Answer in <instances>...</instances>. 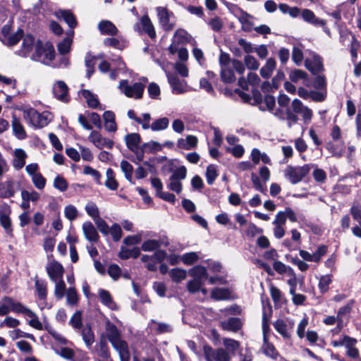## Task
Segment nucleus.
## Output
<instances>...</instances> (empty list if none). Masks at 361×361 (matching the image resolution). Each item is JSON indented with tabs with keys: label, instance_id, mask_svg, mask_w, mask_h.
Here are the masks:
<instances>
[{
	"label": "nucleus",
	"instance_id": "nucleus-1",
	"mask_svg": "<svg viewBox=\"0 0 361 361\" xmlns=\"http://www.w3.org/2000/svg\"><path fill=\"white\" fill-rule=\"evenodd\" d=\"M106 336L114 348L118 353L121 361H129L130 355L127 343L121 338L117 327L107 319L105 322Z\"/></svg>",
	"mask_w": 361,
	"mask_h": 361
},
{
	"label": "nucleus",
	"instance_id": "nucleus-2",
	"mask_svg": "<svg viewBox=\"0 0 361 361\" xmlns=\"http://www.w3.org/2000/svg\"><path fill=\"white\" fill-rule=\"evenodd\" d=\"M190 35L184 29L179 28L176 30L173 35L172 43L169 47L170 54H177L178 58L180 61H187L188 59V50L180 45H183L190 42Z\"/></svg>",
	"mask_w": 361,
	"mask_h": 361
},
{
	"label": "nucleus",
	"instance_id": "nucleus-3",
	"mask_svg": "<svg viewBox=\"0 0 361 361\" xmlns=\"http://www.w3.org/2000/svg\"><path fill=\"white\" fill-rule=\"evenodd\" d=\"M23 116L27 123L35 129L47 126L53 119L51 112L44 111L39 113L35 109L30 107L23 110Z\"/></svg>",
	"mask_w": 361,
	"mask_h": 361
},
{
	"label": "nucleus",
	"instance_id": "nucleus-4",
	"mask_svg": "<svg viewBox=\"0 0 361 361\" xmlns=\"http://www.w3.org/2000/svg\"><path fill=\"white\" fill-rule=\"evenodd\" d=\"M54 54V47L51 44L46 43L43 45L42 42L38 40L35 45V51L31 55V59L44 64H49L53 60Z\"/></svg>",
	"mask_w": 361,
	"mask_h": 361
},
{
	"label": "nucleus",
	"instance_id": "nucleus-5",
	"mask_svg": "<svg viewBox=\"0 0 361 361\" xmlns=\"http://www.w3.org/2000/svg\"><path fill=\"white\" fill-rule=\"evenodd\" d=\"M311 169L310 164H305L302 166H288L285 170V176L293 184L300 182L303 178L310 172Z\"/></svg>",
	"mask_w": 361,
	"mask_h": 361
},
{
	"label": "nucleus",
	"instance_id": "nucleus-6",
	"mask_svg": "<svg viewBox=\"0 0 361 361\" xmlns=\"http://www.w3.org/2000/svg\"><path fill=\"white\" fill-rule=\"evenodd\" d=\"M206 361H231V355L223 348L214 349L209 345L203 348Z\"/></svg>",
	"mask_w": 361,
	"mask_h": 361
},
{
	"label": "nucleus",
	"instance_id": "nucleus-7",
	"mask_svg": "<svg viewBox=\"0 0 361 361\" xmlns=\"http://www.w3.org/2000/svg\"><path fill=\"white\" fill-rule=\"evenodd\" d=\"M156 10L159 23L163 29L166 31L173 30L176 25L175 16L173 12L162 6L157 7Z\"/></svg>",
	"mask_w": 361,
	"mask_h": 361
},
{
	"label": "nucleus",
	"instance_id": "nucleus-8",
	"mask_svg": "<svg viewBox=\"0 0 361 361\" xmlns=\"http://www.w3.org/2000/svg\"><path fill=\"white\" fill-rule=\"evenodd\" d=\"M0 305V316L7 315L10 312L22 313L25 306L14 300L12 298L4 297Z\"/></svg>",
	"mask_w": 361,
	"mask_h": 361
},
{
	"label": "nucleus",
	"instance_id": "nucleus-9",
	"mask_svg": "<svg viewBox=\"0 0 361 361\" xmlns=\"http://www.w3.org/2000/svg\"><path fill=\"white\" fill-rule=\"evenodd\" d=\"M291 107L295 114H300L302 116L305 124H309L311 122L313 111L309 107L304 105L300 100L298 99H293L291 102Z\"/></svg>",
	"mask_w": 361,
	"mask_h": 361
},
{
	"label": "nucleus",
	"instance_id": "nucleus-10",
	"mask_svg": "<svg viewBox=\"0 0 361 361\" xmlns=\"http://www.w3.org/2000/svg\"><path fill=\"white\" fill-rule=\"evenodd\" d=\"M119 88L128 97L139 99L142 97L144 87L140 82L134 83L133 85H128L126 80L120 82Z\"/></svg>",
	"mask_w": 361,
	"mask_h": 361
},
{
	"label": "nucleus",
	"instance_id": "nucleus-11",
	"mask_svg": "<svg viewBox=\"0 0 361 361\" xmlns=\"http://www.w3.org/2000/svg\"><path fill=\"white\" fill-rule=\"evenodd\" d=\"M273 326L284 338H289L294 327V322L289 319H279L273 324Z\"/></svg>",
	"mask_w": 361,
	"mask_h": 361
},
{
	"label": "nucleus",
	"instance_id": "nucleus-12",
	"mask_svg": "<svg viewBox=\"0 0 361 361\" xmlns=\"http://www.w3.org/2000/svg\"><path fill=\"white\" fill-rule=\"evenodd\" d=\"M88 140L98 149L104 147L111 149L114 145V142L111 140L103 137L99 132L96 130L91 132L88 136Z\"/></svg>",
	"mask_w": 361,
	"mask_h": 361
},
{
	"label": "nucleus",
	"instance_id": "nucleus-13",
	"mask_svg": "<svg viewBox=\"0 0 361 361\" xmlns=\"http://www.w3.org/2000/svg\"><path fill=\"white\" fill-rule=\"evenodd\" d=\"M46 269L51 281H56L63 279L64 269L59 262L54 260L49 262Z\"/></svg>",
	"mask_w": 361,
	"mask_h": 361
},
{
	"label": "nucleus",
	"instance_id": "nucleus-14",
	"mask_svg": "<svg viewBox=\"0 0 361 361\" xmlns=\"http://www.w3.org/2000/svg\"><path fill=\"white\" fill-rule=\"evenodd\" d=\"M168 81L175 94H182L187 91V84L184 80H180L175 74L167 73Z\"/></svg>",
	"mask_w": 361,
	"mask_h": 361
},
{
	"label": "nucleus",
	"instance_id": "nucleus-15",
	"mask_svg": "<svg viewBox=\"0 0 361 361\" xmlns=\"http://www.w3.org/2000/svg\"><path fill=\"white\" fill-rule=\"evenodd\" d=\"M53 94L61 102H66L69 99L68 89L63 81L59 80L54 85Z\"/></svg>",
	"mask_w": 361,
	"mask_h": 361
},
{
	"label": "nucleus",
	"instance_id": "nucleus-16",
	"mask_svg": "<svg viewBox=\"0 0 361 361\" xmlns=\"http://www.w3.org/2000/svg\"><path fill=\"white\" fill-rule=\"evenodd\" d=\"M82 230L86 240L91 243L98 241L99 235L98 232L91 221H85L82 225Z\"/></svg>",
	"mask_w": 361,
	"mask_h": 361
},
{
	"label": "nucleus",
	"instance_id": "nucleus-17",
	"mask_svg": "<svg viewBox=\"0 0 361 361\" xmlns=\"http://www.w3.org/2000/svg\"><path fill=\"white\" fill-rule=\"evenodd\" d=\"M305 65L314 74H317L323 70L322 59L316 54H313L312 59H307Z\"/></svg>",
	"mask_w": 361,
	"mask_h": 361
},
{
	"label": "nucleus",
	"instance_id": "nucleus-18",
	"mask_svg": "<svg viewBox=\"0 0 361 361\" xmlns=\"http://www.w3.org/2000/svg\"><path fill=\"white\" fill-rule=\"evenodd\" d=\"M37 42H35L32 35H27L23 37L22 48L20 50V54L23 56H28L32 49H35Z\"/></svg>",
	"mask_w": 361,
	"mask_h": 361
},
{
	"label": "nucleus",
	"instance_id": "nucleus-19",
	"mask_svg": "<svg viewBox=\"0 0 361 361\" xmlns=\"http://www.w3.org/2000/svg\"><path fill=\"white\" fill-rule=\"evenodd\" d=\"M55 15L58 18H62L71 29L77 26L76 19L71 11L59 10L55 12Z\"/></svg>",
	"mask_w": 361,
	"mask_h": 361
},
{
	"label": "nucleus",
	"instance_id": "nucleus-20",
	"mask_svg": "<svg viewBox=\"0 0 361 361\" xmlns=\"http://www.w3.org/2000/svg\"><path fill=\"white\" fill-rule=\"evenodd\" d=\"M280 219H283L284 224L288 219L290 222H298L299 219H302V216H299L290 208L286 207L283 211L279 212L276 215Z\"/></svg>",
	"mask_w": 361,
	"mask_h": 361
},
{
	"label": "nucleus",
	"instance_id": "nucleus-21",
	"mask_svg": "<svg viewBox=\"0 0 361 361\" xmlns=\"http://www.w3.org/2000/svg\"><path fill=\"white\" fill-rule=\"evenodd\" d=\"M125 141L128 148L133 152H137L139 149V145L141 142V137L138 133H130L125 137Z\"/></svg>",
	"mask_w": 361,
	"mask_h": 361
},
{
	"label": "nucleus",
	"instance_id": "nucleus-22",
	"mask_svg": "<svg viewBox=\"0 0 361 361\" xmlns=\"http://www.w3.org/2000/svg\"><path fill=\"white\" fill-rule=\"evenodd\" d=\"M99 295L102 303L111 310H117L118 305L114 301L110 293L106 290L100 289Z\"/></svg>",
	"mask_w": 361,
	"mask_h": 361
},
{
	"label": "nucleus",
	"instance_id": "nucleus-23",
	"mask_svg": "<svg viewBox=\"0 0 361 361\" xmlns=\"http://www.w3.org/2000/svg\"><path fill=\"white\" fill-rule=\"evenodd\" d=\"M104 127L108 132H115L117 130V125L115 121V114L113 111H106L103 114Z\"/></svg>",
	"mask_w": 361,
	"mask_h": 361
},
{
	"label": "nucleus",
	"instance_id": "nucleus-24",
	"mask_svg": "<svg viewBox=\"0 0 361 361\" xmlns=\"http://www.w3.org/2000/svg\"><path fill=\"white\" fill-rule=\"evenodd\" d=\"M16 192L15 183L8 180L0 183V197L8 198L13 197Z\"/></svg>",
	"mask_w": 361,
	"mask_h": 361
},
{
	"label": "nucleus",
	"instance_id": "nucleus-25",
	"mask_svg": "<svg viewBox=\"0 0 361 361\" xmlns=\"http://www.w3.org/2000/svg\"><path fill=\"white\" fill-rule=\"evenodd\" d=\"M98 28L102 35H116L118 32L116 25L109 20L99 22Z\"/></svg>",
	"mask_w": 361,
	"mask_h": 361
},
{
	"label": "nucleus",
	"instance_id": "nucleus-26",
	"mask_svg": "<svg viewBox=\"0 0 361 361\" xmlns=\"http://www.w3.org/2000/svg\"><path fill=\"white\" fill-rule=\"evenodd\" d=\"M68 36L63 39L61 42L58 44V51L61 54H66L69 52L72 44L73 37L74 35V31L70 30L67 33Z\"/></svg>",
	"mask_w": 361,
	"mask_h": 361
},
{
	"label": "nucleus",
	"instance_id": "nucleus-27",
	"mask_svg": "<svg viewBox=\"0 0 361 361\" xmlns=\"http://www.w3.org/2000/svg\"><path fill=\"white\" fill-rule=\"evenodd\" d=\"M22 314H25L26 317H27L30 319L28 322V324L30 326H32L37 330L43 329V325L39 320L38 317L31 310H30L29 308L25 307L22 312Z\"/></svg>",
	"mask_w": 361,
	"mask_h": 361
},
{
	"label": "nucleus",
	"instance_id": "nucleus-28",
	"mask_svg": "<svg viewBox=\"0 0 361 361\" xmlns=\"http://www.w3.org/2000/svg\"><path fill=\"white\" fill-rule=\"evenodd\" d=\"M80 334L86 347L90 349L95 340L92 328L90 326H84L81 329Z\"/></svg>",
	"mask_w": 361,
	"mask_h": 361
},
{
	"label": "nucleus",
	"instance_id": "nucleus-29",
	"mask_svg": "<svg viewBox=\"0 0 361 361\" xmlns=\"http://www.w3.org/2000/svg\"><path fill=\"white\" fill-rule=\"evenodd\" d=\"M222 328L225 330L237 331L242 326V322L239 318L231 317L221 322Z\"/></svg>",
	"mask_w": 361,
	"mask_h": 361
},
{
	"label": "nucleus",
	"instance_id": "nucleus-30",
	"mask_svg": "<svg viewBox=\"0 0 361 361\" xmlns=\"http://www.w3.org/2000/svg\"><path fill=\"white\" fill-rule=\"evenodd\" d=\"M27 154L22 149H16L14 151V159L13 161V166L16 169H21L25 164Z\"/></svg>",
	"mask_w": 361,
	"mask_h": 361
},
{
	"label": "nucleus",
	"instance_id": "nucleus-31",
	"mask_svg": "<svg viewBox=\"0 0 361 361\" xmlns=\"http://www.w3.org/2000/svg\"><path fill=\"white\" fill-rule=\"evenodd\" d=\"M197 145V139L195 136L188 135L186 138H180L178 140L177 145L179 148L190 150L195 148Z\"/></svg>",
	"mask_w": 361,
	"mask_h": 361
},
{
	"label": "nucleus",
	"instance_id": "nucleus-32",
	"mask_svg": "<svg viewBox=\"0 0 361 361\" xmlns=\"http://www.w3.org/2000/svg\"><path fill=\"white\" fill-rule=\"evenodd\" d=\"M12 128L15 136L19 140L25 139L27 137L25 130L20 121L15 116H13L12 119Z\"/></svg>",
	"mask_w": 361,
	"mask_h": 361
},
{
	"label": "nucleus",
	"instance_id": "nucleus-33",
	"mask_svg": "<svg viewBox=\"0 0 361 361\" xmlns=\"http://www.w3.org/2000/svg\"><path fill=\"white\" fill-rule=\"evenodd\" d=\"M276 62L274 59L269 58L267 60L264 66L260 69V75L264 78H269L273 73V71L276 68Z\"/></svg>",
	"mask_w": 361,
	"mask_h": 361
},
{
	"label": "nucleus",
	"instance_id": "nucleus-34",
	"mask_svg": "<svg viewBox=\"0 0 361 361\" xmlns=\"http://www.w3.org/2000/svg\"><path fill=\"white\" fill-rule=\"evenodd\" d=\"M211 297L215 300H224L231 298V291L228 288H214L212 290Z\"/></svg>",
	"mask_w": 361,
	"mask_h": 361
},
{
	"label": "nucleus",
	"instance_id": "nucleus-35",
	"mask_svg": "<svg viewBox=\"0 0 361 361\" xmlns=\"http://www.w3.org/2000/svg\"><path fill=\"white\" fill-rule=\"evenodd\" d=\"M235 16L242 24L243 29L245 31H249L250 30L252 16L240 8L237 10Z\"/></svg>",
	"mask_w": 361,
	"mask_h": 361
},
{
	"label": "nucleus",
	"instance_id": "nucleus-36",
	"mask_svg": "<svg viewBox=\"0 0 361 361\" xmlns=\"http://www.w3.org/2000/svg\"><path fill=\"white\" fill-rule=\"evenodd\" d=\"M263 341L262 347L263 353L274 360H276L279 357V354L276 350L274 345L268 341V338L264 339Z\"/></svg>",
	"mask_w": 361,
	"mask_h": 361
},
{
	"label": "nucleus",
	"instance_id": "nucleus-37",
	"mask_svg": "<svg viewBox=\"0 0 361 361\" xmlns=\"http://www.w3.org/2000/svg\"><path fill=\"white\" fill-rule=\"evenodd\" d=\"M140 23L143 30L149 35L150 38H154L156 37L154 27L147 16H142L140 19Z\"/></svg>",
	"mask_w": 361,
	"mask_h": 361
},
{
	"label": "nucleus",
	"instance_id": "nucleus-38",
	"mask_svg": "<svg viewBox=\"0 0 361 361\" xmlns=\"http://www.w3.org/2000/svg\"><path fill=\"white\" fill-rule=\"evenodd\" d=\"M189 274L192 276L193 279H197L203 281L208 278L206 269L202 266H195L190 269Z\"/></svg>",
	"mask_w": 361,
	"mask_h": 361
},
{
	"label": "nucleus",
	"instance_id": "nucleus-39",
	"mask_svg": "<svg viewBox=\"0 0 361 361\" xmlns=\"http://www.w3.org/2000/svg\"><path fill=\"white\" fill-rule=\"evenodd\" d=\"M106 177L105 186L111 190H116L118 188V183L116 180L115 173L111 169H107Z\"/></svg>",
	"mask_w": 361,
	"mask_h": 361
},
{
	"label": "nucleus",
	"instance_id": "nucleus-40",
	"mask_svg": "<svg viewBox=\"0 0 361 361\" xmlns=\"http://www.w3.org/2000/svg\"><path fill=\"white\" fill-rule=\"evenodd\" d=\"M8 31L9 27L7 26H4L2 29L3 35L8 39V44L11 46L16 44L23 37V30H18L13 35L7 37V35H8Z\"/></svg>",
	"mask_w": 361,
	"mask_h": 361
},
{
	"label": "nucleus",
	"instance_id": "nucleus-41",
	"mask_svg": "<svg viewBox=\"0 0 361 361\" xmlns=\"http://www.w3.org/2000/svg\"><path fill=\"white\" fill-rule=\"evenodd\" d=\"M11 213V210L8 208L6 211L1 213L0 214V223L2 227L5 229L6 232L11 235L12 234V228H11V221L9 217V214Z\"/></svg>",
	"mask_w": 361,
	"mask_h": 361
},
{
	"label": "nucleus",
	"instance_id": "nucleus-42",
	"mask_svg": "<svg viewBox=\"0 0 361 361\" xmlns=\"http://www.w3.org/2000/svg\"><path fill=\"white\" fill-rule=\"evenodd\" d=\"M82 96L85 98L89 107L96 109L99 104L97 97L90 91L83 90L81 91Z\"/></svg>",
	"mask_w": 361,
	"mask_h": 361
},
{
	"label": "nucleus",
	"instance_id": "nucleus-43",
	"mask_svg": "<svg viewBox=\"0 0 361 361\" xmlns=\"http://www.w3.org/2000/svg\"><path fill=\"white\" fill-rule=\"evenodd\" d=\"M283 219H280L276 216L273 221V224L274 225V235L277 239L282 238L285 235V229H284V222Z\"/></svg>",
	"mask_w": 361,
	"mask_h": 361
},
{
	"label": "nucleus",
	"instance_id": "nucleus-44",
	"mask_svg": "<svg viewBox=\"0 0 361 361\" xmlns=\"http://www.w3.org/2000/svg\"><path fill=\"white\" fill-rule=\"evenodd\" d=\"M166 252L164 250H157L153 255H143L141 257L142 262H148L149 260H154L157 264L161 262L166 257Z\"/></svg>",
	"mask_w": 361,
	"mask_h": 361
},
{
	"label": "nucleus",
	"instance_id": "nucleus-45",
	"mask_svg": "<svg viewBox=\"0 0 361 361\" xmlns=\"http://www.w3.org/2000/svg\"><path fill=\"white\" fill-rule=\"evenodd\" d=\"M104 44L106 46L111 47L120 50L123 49L126 46V42L122 38H106L104 40Z\"/></svg>",
	"mask_w": 361,
	"mask_h": 361
},
{
	"label": "nucleus",
	"instance_id": "nucleus-46",
	"mask_svg": "<svg viewBox=\"0 0 361 361\" xmlns=\"http://www.w3.org/2000/svg\"><path fill=\"white\" fill-rule=\"evenodd\" d=\"M232 66H223L221 68V80L226 83H231L235 81V77Z\"/></svg>",
	"mask_w": 361,
	"mask_h": 361
},
{
	"label": "nucleus",
	"instance_id": "nucleus-47",
	"mask_svg": "<svg viewBox=\"0 0 361 361\" xmlns=\"http://www.w3.org/2000/svg\"><path fill=\"white\" fill-rule=\"evenodd\" d=\"M169 125V120L166 117L156 119L151 124V130L152 131H161L166 130Z\"/></svg>",
	"mask_w": 361,
	"mask_h": 361
},
{
	"label": "nucleus",
	"instance_id": "nucleus-48",
	"mask_svg": "<svg viewBox=\"0 0 361 361\" xmlns=\"http://www.w3.org/2000/svg\"><path fill=\"white\" fill-rule=\"evenodd\" d=\"M275 98L271 95H267L264 100L259 104V109L262 111H273L275 106Z\"/></svg>",
	"mask_w": 361,
	"mask_h": 361
},
{
	"label": "nucleus",
	"instance_id": "nucleus-49",
	"mask_svg": "<svg viewBox=\"0 0 361 361\" xmlns=\"http://www.w3.org/2000/svg\"><path fill=\"white\" fill-rule=\"evenodd\" d=\"M169 276L173 281L176 283H180L183 280L185 279L187 276V272L185 269L174 268L169 271Z\"/></svg>",
	"mask_w": 361,
	"mask_h": 361
},
{
	"label": "nucleus",
	"instance_id": "nucleus-50",
	"mask_svg": "<svg viewBox=\"0 0 361 361\" xmlns=\"http://www.w3.org/2000/svg\"><path fill=\"white\" fill-rule=\"evenodd\" d=\"M35 288L38 298L41 300H46L47 295V283L44 281L37 280L35 281Z\"/></svg>",
	"mask_w": 361,
	"mask_h": 361
},
{
	"label": "nucleus",
	"instance_id": "nucleus-51",
	"mask_svg": "<svg viewBox=\"0 0 361 361\" xmlns=\"http://www.w3.org/2000/svg\"><path fill=\"white\" fill-rule=\"evenodd\" d=\"M331 281L332 275L331 274H326L319 277L318 287L322 293H325L329 290V286Z\"/></svg>",
	"mask_w": 361,
	"mask_h": 361
},
{
	"label": "nucleus",
	"instance_id": "nucleus-52",
	"mask_svg": "<svg viewBox=\"0 0 361 361\" xmlns=\"http://www.w3.org/2000/svg\"><path fill=\"white\" fill-rule=\"evenodd\" d=\"M223 344L225 346L224 349L228 351L231 356L235 354V350L240 347L239 342L231 338H224Z\"/></svg>",
	"mask_w": 361,
	"mask_h": 361
},
{
	"label": "nucleus",
	"instance_id": "nucleus-53",
	"mask_svg": "<svg viewBox=\"0 0 361 361\" xmlns=\"http://www.w3.org/2000/svg\"><path fill=\"white\" fill-rule=\"evenodd\" d=\"M199 258L200 254L196 252H187L180 256V260L186 265H192L195 263Z\"/></svg>",
	"mask_w": 361,
	"mask_h": 361
},
{
	"label": "nucleus",
	"instance_id": "nucleus-54",
	"mask_svg": "<svg viewBox=\"0 0 361 361\" xmlns=\"http://www.w3.org/2000/svg\"><path fill=\"white\" fill-rule=\"evenodd\" d=\"M161 246V243L158 240L150 239L142 243L141 249L145 252H151L158 249Z\"/></svg>",
	"mask_w": 361,
	"mask_h": 361
},
{
	"label": "nucleus",
	"instance_id": "nucleus-55",
	"mask_svg": "<svg viewBox=\"0 0 361 361\" xmlns=\"http://www.w3.org/2000/svg\"><path fill=\"white\" fill-rule=\"evenodd\" d=\"M140 252V251L138 247H133L130 250L122 247L119 252V257L123 259H128L130 257L137 258L139 256Z\"/></svg>",
	"mask_w": 361,
	"mask_h": 361
},
{
	"label": "nucleus",
	"instance_id": "nucleus-56",
	"mask_svg": "<svg viewBox=\"0 0 361 361\" xmlns=\"http://www.w3.org/2000/svg\"><path fill=\"white\" fill-rule=\"evenodd\" d=\"M217 167L215 165L210 164L207 166L206 171L207 182L209 185H212L218 176Z\"/></svg>",
	"mask_w": 361,
	"mask_h": 361
},
{
	"label": "nucleus",
	"instance_id": "nucleus-57",
	"mask_svg": "<svg viewBox=\"0 0 361 361\" xmlns=\"http://www.w3.org/2000/svg\"><path fill=\"white\" fill-rule=\"evenodd\" d=\"M85 209L88 216H90L93 221L100 216L98 207L92 202H87L85 207Z\"/></svg>",
	"mask_w": 361,
	"mask_h": 361
},
{
	"label": "nucleus",
	"instance_id": "nucleus-58",
	"mask_svg": "<svg viewBox=\"0 0 361 361\" xmlns=\"http://www.w3.org/2000/svg\"><path fill=\"white\" fill-rule=\"evenodd\" d=\"M97 355L105 360H108L110 357L107 343L104 338L100 339Z\"/></svg>",
	"mask_w": 361,
	"mask_h": 361
},
{
	"label": "nucleus",
	"instance_id": "nucleus-59",
	"mask_svg": "<svg viewBox=\"0 0 361 361\" xmlns=\"http://www.w3.org/2000/svg\"><path fill=\"white\" fill-rule=\"evenodd\" d=\"M207 24L213 31L217 32H220L224 27L222 19L218 16L209 18L207 21Z\"/></svg>",
	"mask_w": 361,
	"mask_h": 361
},
{
	"label": "nucleus",
	"instance_id": "nucleus-60",
	"mask_svg": "<svg viewBox=\"0 0 361 361\" xmlns=\"http://www.w3.org/2000/svg\"><path fill=\"white\" fill-rule=\"evenodd\" d=\"M54 282L55 283L54 295L57 299L61 300L64 296L66 284L63 279Z\"/></svg>",
	"mask_w": 361,
	"mask_h": 361
},
{
	"label": "nucleus",
	"instance_id": "nucleus-61",
	"mask_svg": "<svg viewBox=\"0 0 361 361\" xmlns=\"http://www.w3.org/2000/svg\"><path fill=\"white\" fill-rule=\"evenodd\" d=\"M66 302L68 305H75L78 301V294L75 288L73 287H71L67 290L66 293Z\"/></svg>",
	"mask_w": 361,
	"mask_h": 361
},
{
	"label": "nucleus",
	"instance_id": "nucleus-62",
	"mask_svg": "<svg viewBox=\"0 0 361 361\" xmlns=\"http://www.w3.org/2000/svg\"><path fill=\"white\" fill-rule=\"evenodd\" d=\"M64 215L69 221H73L78 217V211L74 205L68 204L64 207Z\"/></svg>",
	"mask_w": 361,
	"mask_h": 361
},
{
	"label": "nucleus",
	"instance_id": "nucleus-63",
	"mask_svg": "<svg viewBox=\"0 0 361 361\" xmlns=\"http://www.w3.org/2000/svg\"><path fill=\"white\" fill-rule=\"evenodd\" d=\"M243 62L245 66L250 70H257L259 66V63L251 55L245 56Z\"/></svg>",
	"mask_w": 361,
	"mask_h": 361
},
{
	"label": "nucleus",
	"instance_id": "nucleus-64",
	"mask_svg": "<svg viewBox=\"0 0 361 361\" xmlns=\"http://www.w3.org/2000/svg\"><path fill=\"white\" fill-rule=\"evenodd\" d=\"M109 233L114 241H118L122 237V230L119 224L115 223L109 227Z\"/></svg>",
	"mask_w": 361,
	"mask_h": 361
}]
</instances>
